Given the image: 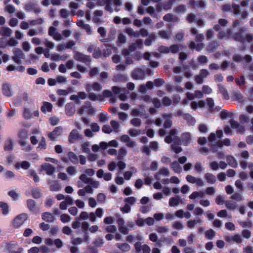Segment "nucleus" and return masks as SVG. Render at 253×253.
Wrapping results in <instances>:
<instances>
[{
    "label": "nucleus",
    "instance_id": "obj_5",
    "mask_svg": "<svg viewBox=\"0 0 253 253\" xmlns=\"http://www.w3.org/2000/svg\"><path fill=\"white\" fill-rule=\"evenodd\" d=\"M134 249L138 253L142 252L143 253H150L151 248L146 244L141 245L140 242H136L134 245Z\"/></svg>",
    "mask_w": 253,
    "mask_h": 253
},
{
    "label": "nucleus",
    "instance_id": "obj_29",
    "mask_svg": "<svg viewBox=\"0 0 253 253\" xmlns=\"http://www.w3.org/2000/svg\"><path fill=\"white\" fill-rule=\"evenodd\" d=\"M116 246L119 249L124 252H128L130 250V246L127 243H118L116 244Z\"/></svg>",
    "mask_w": 253,
    "mask_h": 253
},
{
    "label": "nucleus",
    "instance_id": "obj_14",
    "mask_svg": "<svg viewBox=\"0 0 253 253\" xmlns=\"http://www.w3.org/2000/svg\"><path fill=\"white\" fill-rule=\"evenodd\" d=\"M176 131L175 130H171L170 131V134L169 136H167L165 138V141L166 143H169L172 141H176L177 139L175 135Z\"/></svg>",
    "mask_w": 253,
    "mask_h": 253
},
{
    "label": "nucleus",
    "instance_id": "obj_33",
    "mask_svg": "<svg viewBox=\"0 0 253 253\" xmlns=\"http://www.w3.org/2000/svg\"><path fill=\"white\" fill-rule=\"evenodd\" d=\"M171 167L173 170L176 173H179L182 171V168L177 161H175L172 163Z\"/></svg>",
    "mask_w": 253,
    "mask_h": 253
},
{
    "label": "nucleus",
    "instance_id": "obj_49",
    "mask_svg": "<svg viewBox=\"0 0 253 253\" xmlns=\"http://www.w3.org/2000/svg\"><path fill=\"white\" fill-rule=\"evenodd\" d=\"M125 201L127 204L132 206L136 202V199L133 197H129L125 199Z\"/></svg>",
    "mask_w": 253,
    "mask_h": 253
},
{
    "label": "nucleus",
    "instance_id": "obj_44",
    "mask_svg": "<svg viewBox=\"0 0 253 253\" xmlns=\"http://www.w3.org/2000/svg\"><path fill=\"white\" fill-rule=\"evenodd\" d=\"M142 42L141 40H137L136 42V45L135 44L131 45L129 47V51H132L134 49H136L138 48H141L142 46Z\"/></svg>",
    "mask_w": 253,
    "mask_h": 253
},
{
    "label": "nucleus",
    "instance_id": "obj_63",
    "mask_svg": "<svg viewBox=\"0 0 253 253\" xmlns=\"http://www.w3.org/2000/svg\"><path fill=\"white\" fill-rule=\"evenodd\" d=\"M131 124L135 126H139L141 124V121L137 118H134L130 121Z\"/></svg>",
    "mask_w": 253,
    "mask_h": 253
},
{
    "label": "nucleus",
    "instance_id": "obj_6",
    "mask_svg": "<svg viewBox=\"0 0 253 253\" xmlns=\"http://www.w3.org/2000/svg\"><path fill=\"white\" fill-rule=\"evenodd\" d=\"M41 171H44L48 175H52L55 171V168L48 163H44L41 166Z\"/></svg>",
    "mask_w": 253,
    "mask_h": 253
},
{
    "label": "nucleus",
    "instance_id": "obj_57",
    "mask_svg": "<svg viewBox=\"0 0 253 253\" xmlns=\"http://www.w3.org/2000/svg\"><path fill=\"white\" fill-rule=\"evenodd\" d=\"M60 220L63 223L68 222L70 220V217L68 214H63L61 215Z\"/></svg>",
    "mask_w": 253,
    "mask_h": 253
},
{
    "label": "nucleus",
    "instance_id": "obj_64",
    "mask_svg": "<svg viewBox=\"0 0 253 253\" xmlns=\"http://www.w3.org/2000/svg\"><path fill=\"white\" fill-rule=\"evenodd\" d=\"M22 48L25 51H28L31 48V45L27 42H24L22 43Z\"/></svg>",
    "mask_w": 253,
    "mask_h": 253
},
{
    "label": "nucleus",
    "instance_id": "obj_58",
    "mask_svg": "<svg viewBox=\"0 0 253 253\" xmlns=\"http://www.w3.org/2000/svg\"><path fill=\"white\" fill-rule=\"evenodd\" d=\"M72 92L71 88H69L68 90L59 89L57 91V93L59 95H67L69 92Z\"/></svg>",
    "mask_w": 253,
    "mask_h": 253
},
{
    "label": "nucleus",
    "instance_id": "obj_55",
    "mask_svg": "<svg viewBox=\"0 0 253 253\" xmlns=\"http://www.w3.org/2000/svg\"><path fill=\"white\" fill-rule=\"evenodd\" d=\"M115 221V218L112 216L106 217L104 219V222L106 224H112Z\"/></svg>",
    "mask_w": 253,
    "mask_h": 253
},
{
    "label": "nucleus",
    "instance_id": "obj_47",
    "mask_svg": "<svg viewBox=\"0 0 253 253\" xmlns=\"http://www.w3.org/2000/svg\"><path fill=\"white\" fill-rule=\"evenodd\" d=\"M203 44L202 43L197 44V46L194 42H192L190 45V48L192 49H196L200 50L203 48Z\"/></svg>",
    "mask_w": 253,
    "mask_h": 253
},
{
    "label": "nucleus",
    "instance_id": "obj_42",
    "mask_svg": "<svg viewBox=\"0 0 253 253\" xmlns=\"http://www.w3.org/2000/svg\"><path fill=\"white\" fill-rule=\"evenodd\" d=\"M203 196L204 193L202 192H194L189 196V198L194 200L198 197H202Z\"/></svg>",
    "mask_w": 253,
    "mask_h": 253
},
{
    "label": "nucleus",
    "instance_id": "obj_10",
    "mask_svg": "<svg viewBox=\"0 0 253 253\" xmlns=\"http://www.w3.org/2000/svg\"><path fill=\"white\" fill-rule=\"evenodd\" d=\"M132 77L136 80L144 79L145 78L144 71L141 69H136L133 72Z\"/></svg>",
    "mask_w": 253,
    "mask_h": 253
},
{
    "label": "nucleus",
    "instance_id": "obj_36",
    "mask_svg": "<svg viewBox=\"0 0 253 253\" xmlns=\"http://www.w3.org/2000/svg\"><path fill=\"white\" fill-rule=\"evenodd\" d=\"M13 53L15 56L18 57V58H25V55L22 50L19 48H14L13 49Z\"/></svg>",
    "mask_w": 253,
    "mask_h": 253
},
{
    "label": "nucleus",
    "instance_id": "obj_7",
    "mask_svg": "<svg viewBox=\"0 0 253 253\" xmlns=\"http://www.w3.org/2000/svg\"><path fill=\"white\" fill-rule=\"evenodd\" d=\"M63 129L61 127H56L53 131L48 133V136L51 140L54 141L61 135Z\"/></svg>",
    "mask_w": 253,
    "mask_h": 253
},
{
    "label": "nucleus",
    "instance_id": "obj_60",
    "mask_svg": "<svg viewBox=\"0 0 253 253\" xmlns=\"http://www.w3.org/2000/svg\"><path fill=\"white\" fill-rule=\"evenodd\" d=\"M130 210V206L126 203L123 207L121 208V211L124 213H128Z\"/></svg>",
    "mask_w": 253,
    "mask_h": 253
},
{
    "label": "nucleus",
    "instance_id": "obj_26",
    "mask_svg": "<svg viewBox=\"0 0 253 253\" xmlns=\"http://www.w3.org/2000/svg\"><path fill=\"white\" fill-rule=\"evenodd\" d=\"M169 203L170 207L177 206L180 203V199L178 197H172L169 199Z\"/></svg>",
    "mask_w": 253,
    "mask_h": 253
},
{
    "label": "nucleus",
    "instance_id": "obj_50",
    "mask_svg": "<svg viewBox=\"0 0 253 253\" xmlns=\"http://www.w3.org/2000/svg\"><path fill=\"white\" fill-rule=\"evenodd\" d=\"M172 227L177 230H182L183 228V225L179 221H175L172 223Z\"/></svg>",
    "mask_w": 253,
    "mask_h": 253
},
{
    "label": "nucleus",
    "instance_id": "obj_3",
    "mask_svg": "<svg viewBox=\"0 0 253 253\" xmlns=\"http://www.w3.org/2000/svg\"><path fill=\"white\" fill-rule=\"evenodd\" d=\"M28 215L27 213H23L17 215L13 221V225L16 228L21 227L28 219Z\"/></svg>",
    "mask_w": 253,
    "mask_h": 253
},
{
    "label": "nucleus",
    "instance_id": "obj_35",
    "mask_svg": "<svg viewBox=\"0 0 253 253\" xmlns=\"http://www.w3.org/2000/svg\"><path fill=\"white\" fill-rule=\"evenodd\" d=\"M32 196L35 198L38 199L42 196V193L40 190L37 188H33L31 190Z\"/></svg>",
    "mask_w": 253,
    "mask_h": 253
},
{
    "label": "nucleus",
    "instance_id": "obj_46",
    "mask_svg": "<svg viewBox=\"0 0 253 253\" xmlns=\"http://www.w3.org/2000/svg\"><path fill=\"white\" fill-rule=\"evenodd\" d=\"M227 161L228 164L232 167H236L237 165L235 159L232 156H227Z\"/></svg>",
    "mask_w": 253,
    "mask_h": 253
},
{
    "label": "nucleus",
    "instance_id": "obj_30",
    "mask_svg": "<svg viewBox=\"0 0 253 253\" xmlns=\"http://www.w3.org/2000/svg\"><path fill=\"white\" fill-rule=\"evenodd\" d=\"M205 106V102L203 101H199L198 102L193 101L191 103V107L192 109L195 110L198 108H202Z\"/></svg>",
    "mask_w": 253,
    "mask_h": 253
},
{
    "label": "nucleus",
    "instance_id": "obj_9",
    "mask_svg": "<svg viewBox=\"0 0 253 253\" xmlns=\"http://www.w3.org/2000/svg\"><path fill=\"white\" fill-rule=\"evenodd\" d=\"M81 138V135L78 130L73 129L70 132L69 136V141L71 143H74L76 141L79 140Z\"/></svg>",
    "mask_w": 253,
    "mask_h": 253
},
{
    "label": "nucleus",
    "instance_id": "obj_16",
    "mask_svg": "<svg viewBox=\"0 0 253 253\" xmlns=\"http://www.w3.org/2000/svg\"><path fill=\"white\" fill-rule=\"evenodd\" d=\"M230 124L231 127L233 129H235L238 132L242 133L243 132L245 129L243 126L239 125L237 122L231 120L230 121Z\"/></svg>",
    "mask_w": 253,
    "mask_h": 253
},
{
    "label": "nucleus",
    "instance_id": "obj_53",
    "mask_svg": "<svg viewBox=\"0 0 253 253\" xmlns=\"http://www.w3.org/2000/svg\"><path fill=\"white\" fill-rule=\"evenodd\" d=\"M67 172L71 175H74L76 174V169L75 167L70 166L67 169Z\"/></svg>",
    "mask_w": 253,
    "mask_h": 253
},
{
    "label": "nucleus",
    "instance_id": "obj_18",
    "mask_svg": "<svg viewBox=\"0 0 253 253\" xmlns=\"http://www.w3.org/2000/svg\"><path fill=\"white\" fill-rule=\"evenodd\" d=\"M223 132L221 130H217L216 134L211 133L209 137V141L211 142L215 141L216 138H219L222 137Z\"/></svg>",
    "mask_w": 253,
    "mask_h": 253
},
{
    "label": "nucleus",
    "instance_id": "obj_56",
    "mask_svg": "<svg viewBox=\"0 0 253 253\" xmlns=\"http://www.w3.org/2000/svg\"><path fill=\"white\" fill-rule=\"evenodd\" d=\"M38 147L41 150H44L46 149V144L45 139L43 137H42V139L39 143Z\"/></svg>",
    "mask_w": 253,
    "mask_h": 253
},
{
    "label": "nucleus",
    "instance_id": "obj_54",
    "mask_svg": "<svg viewBox=\"0 0 253 253\" xmlns=\"http://www.w3.org/2000/svg\"><path fill=\"white\" fill-rule=\"evenodd\" d=\"M117 227L115 225H110L106 227V230L108 232L115 233L117 231Z\"/></svg>",
    "mask_w": 253,
    "mask_h": 253
},
{
    "label": "nucleus",
    "instance_id": "obj_39",
    "mask_svg": "<svg viewBox=\"0 0 253 253\" xmlns=\"http://www.w3.org/2000/svg\"><path fill=\"white\" fill-rule=\"evenodd\" d=\"M183 118L187 120L190 125H193L195 123L194 119L189 114H184Z\"/></svg>",
    "mask_w": 253,
    "mask_h": 253
},
{
    "label": "nucleus",
    "instance_id": "obj_22",
    "mask_svg": "<svg viewBox=\"0 0 253 253\" xmlns=\"http://www.w3.org/2000/svg\"><path fill=\"white\" fill-rule=\"evenodd\" d=\"M136 169L134 167H131L130 170L125 171L124 173V177L126 180H129L133 174L136 172Z\"/></svg>",
    "mask_w": 253,
    "mask_h": 253
},
{
    "label": "nucleus",
    "instance_id": "obj_8",
    "mask_svg": "<svg viewBox=\"0 0 253 253\" xmlns=\"http://www.w3.org/2000/svg\"><path fill=\"white\" fill-rule=\"evenodd\" d=\"M85 88L87 92H90L92 90L99 92L102 89V86L99 83H94L86 84Z\"/></svg>",
    "mask_w": 253,
    "mask_h": 253
},
{
    "label": "nucleus",
    "instance_id": "obj_34",
    "mask_svg": "<svg viewBox=\"0 0 253 253\" xmlns=\"http://www.w3.org/2000/svg\"><path fill=\"white\" fill-rule=\"evenodd\" d=\"M2 35L6 37H10L12 33V30L8 27H3L1 28Z\"/></svg>",
    "mask_w": 253,
    "mask_h": 253
},
{
    "label": "nucleus",
    "instance_id": "obj_19",
    "mask_svg": "<svg viewBox=\"0 0 253 253\" xmlns=\"http://www.w3.org/2000/svg\"><path fill=\"white\" fill-rule=\"evenodd\" d=\"M0 209L3 215H7L9 213V207L6 203L0 202Z\"/></svg>",
    "mask_w": 253,
    "mask_h": 253
},
{
    "label": "nucleus",
    "instance_id": "obj_11",
    "mask_svg": "<svg viewBox=\"0 0 253 253\" xmlns=\"http://www.w3.org/2000/svg\"><path fill=\"white\" fill-rule=\"evenodd\" d=\"M48 34L52 36L53 38L56 41H60L62 40V36L60 34L56 32V29L53 27H50L48 30Z\"/></svg>",
    "mask_w": 253,
    "mask_h": 253
},
{
    "label": "nucleus",
    "instance_id": "obj_23",
    "mask_svg": "<svg viewBox=\"0 0 253 253\" xmlns=\"http://www.w3.org/2000/svg\"><path fill=\"white\" fill-rule=\"evenodd\" d=\"M145 111L142 107L134 109L131 111V115L133 116H142L144 115Z\"/></svg>",
    "mask_w": 253,
    "mask_h": 253
},
{
    "label": "nucleus",
    "instance_id": "obj_28",
    "mask_svg": "<svg viewBox=\"0 0 253 253\" xmlns=\"http://www.w3.org/2000/svg\"><path fill=\"white\" fill-rule=\"evenodd\" d=\"M30 166V164L27 161H23L21 163H18L15 165V167L17 169H19L20 168L27 169Z\"/></svg>",
    "mask_w": 253,
    "mask_h": 253
},
{
    "label": "nucleus",
    "instance_id": "obj_37",
    "mask_svg": "<svg viewBox=\"0 0 253 253\" xmlns=\"http://www.w3.org/2000/svg\"><path fill=\"white\" fill-rule=\"evenodd\" d=\"M205 178L207 181L211 183H213L215 181V177L211 173H207L205 174Z\"/></svg>",
    "mask_w": 253,
    "mask_h": 253
},
{
    "label": "nucleus",
    "instance_id": "obj_12",
    "mask_svg": "<svg viewBox=\"0 0 253 253\" xmlns=\"http://www.w3.org/2000/svg\"><path fill=\"white\" fill-rule=\"evenodd\" d=\"M27 207L30 211L34 213H39V211L38 210L36 205L35 201L32 199H29L27 201Z\"/></svg>",
    "mask_w": 253,
    "mask_h": 253
},
{
    "label": "nucleus",
    "instance_id": "obj_59",
    "mask_svg": "<svg viewBox=\"0 0 253 253\" xmlns=\"http://www.w3.org/2000/svg\"><path fill=\"white\" fill-rule=\"evenodd\" d=\"M240 224L244 228L251 227L253 225V223L250 220H247L245 222H240Z\"/></svg>",
    "mask_w": 253,
    "mask_h": 253
},
{
    "label": "nucleus",
    "instance_id": "obj_25",
    "mask_svg": "<svg viewBox=\"0 0 253 253\" xmlns=\"http://www.w3.org/2000/svg\"><path fill=\"white\" fill-rule=\"evenodd\" d=\"M161 175H163L164 176H169V169L167 168L162 169L156 175V178L157 179H160Z\"/></svg>",
    "mask_w": 253,
    "mask_h": 253
},
{
    "label": "nucleus",
    "instance_id": "obj_27",
    "mask_svg": "<svg viewBox=\"0 0 253 253\" xmlns=\"http://www.w3.org/2000/svg\"><path fill=\"white\" fill-rule=\"evenodd\" d=\"M169 50L171 52L175 53L178 51V47L176 45H172L169 49H168L167 47H163L161 48L160 51L163 52H167Z\"/></svg>",
    "mask_w": 253,
    "mask_h": 253
},
{
    "label": "nucleus",
    "instance_id": "obj_20",
    "mask_svg": "<svg viewBox=\"0 0 253 253\" xmlns=\"http://www.w3.org/2000/svg\"><path fill=\"white\" fill-rule=\"evenodd\" d=\"M90 103H87V105L88 106V107L86 108V109L85 108H84V107H82L79 110L80 113L82 115V114H84V112H86V113L87 114H90V115L94 114V113L95 112V110L94 108L90 106Z\"/></svg>",
    "mask_w": 253,
    "mask_h": 253
},
{
    "label": "nucleus",
    "instance_id": "obj_48",
    "mask_svg": "<svg viewBox=\"0 0 253 253\" xmlns=\"http://www.w3.org/2000/svg\"><path fill=\"white\" fill-rule=\"evenodd\" d=\"M128 132L132 137L137 136L140 134V130L135 129H130L128 130Z\"/></svg>",
    "mask_w": 253,
    "mask_h": 253
},
{
    "label": "nucleus",
    "instance_id": "obj_51",
    "mask_svg": "<svg viewBox=\"0 0 253 253\" xmlns=\"http://www.w3.org/2000/svg\"><path fill=\"white\" fill-rule=\"evenodd\" d=\"M215 235L214 231L212 229H210L206 232L205 236L209 239H211Z\"/></svg>",
    "mask_w": 253,
    "mask_h": 253
},
{
    "label": "nucleus",
    "instance_id": "obj_17",
    "mask_svg": "<svg viewBox=\"0 0 253 253\" xmlns=\"http://www.w3.org/2000/svg\"><path fill=\"white\" fill-rule=\"evenodd\" d=\"M42 218L43 220L48 222H53L55 220L53 214L48 212L43 213L42 215Z\"/></svg>",
    "mask_w": 253,
    "mask_h": 253
},
{
    "label": "nucleus",
    "instance_id": "obj_1",
    "mask_svg": "<svg viewBox=\"0 0 253 253\" xmlns=\"http://www.w3.org/2000/svg\"><path fill=\"white\" fill-rule=\"evenodd\" d=\"M19 143L23 147V149L26 151H29L31 149V147L28 144L27 141L28 133L26 130H22L18 136Z\"/></svg>",
    "mask_w": 253,
    "mask_h": 253
},
{
    "label": "nucleus",
    "instance_id": "obj_32",
    "mask_svg": "<svg viewBox=\"0 0 253 253\" xmlns=\"http://www.w3.org/2000/svg\"><path fill=\"white\" fill-rule=\"evenodd\" d=\"M68 158L70 159L71 162L74 164H78L79 162V159L76 154L73 152H69L68 153Z\"/></svg>",
    "mask_w": 253,
    "mask_h": 253
},
{
    "label": "nucleus",
    "instance_id": "obj_62",
    "mask_svg": "<svg viewBox=\"0 0 253 253\" xmlns=\"http://www.w3.org/2000/svg\"><path fill=\"white\" fill-rule=\"evenodd\" d=\"M157 231L160 233H165L169 231V228L167 226H160L157 228Z\"/></svg>",
    "mask_w": 253,
    "mask_h": 253
},
{
    "label": "nucleus",
    "instance_id": "obj_4",
    "mask_svg": "<svg viewBox=\"0 0 253 253\" xmlns=\"http://www.w3.org/2000/svg\"><path fill=\"white\" fill-rule=\"evenodd\" d=\"M111 127L108 125H104L102 127V131L106 133H110L112 131V128L115 132L119 131L120 124L115 121H111L110 122Z\"/></svg>",
    "mask_w": 253,
    "mask_h": 253
},
{
    "label": "nucleus",
    "instance_id": "obj_61",
    "mask_svg": "<svg viewBox=\"0 0 253 253\" xmlns=\"http://www.w3.org/2000/svg\"><path fill=\"white\" fill-rule=\"evenodd\" d=\"M80 178L82 181L85 183H88L91 182L90 178L87 177V176L84 174H82L80 176Z\"/></svg>",
    "mask_w": 253,
    "mask_h": 253
},
{
    "label": "nucleus",
    "instance_id": "obj_52",
    "mask_svg": "<svg viewBox=\"0 0 253 253\" xmlns=\"http://www.w3.org/2000/svg\"><path fill=\"white\" fill-rule=\"evenodd\" d=\"M171 148L175 153H179L182 151L181 148L179 146V144L176 145V144L173 143L171 145Z\"/></svg>",
    "mask_w": 253,
    "mask_h": 253
},
{
    "label": "nucleus",
    "instance_id": "obj_24",
    "mask_svg": "<svg viewBox=\"0 0 253 253\" xmlns=\"http://www.w3.org/2000/svg\"><path fill=\"white\" fill-rule=\"evenodd\" d=\"M69 56L68 55H64L63 56L60 55L59 54L57 53H53L51 55V59L55 61H59L61 60H65L66 59L68 58Z\"/></svg>",
    "mask_w": 253,
    "mask_h": 253
},
{
    "label": "nucleus",
    "instance_id": "obj_45",
    "mask_svg": "<svg viewBox=\"0 0 253 253\" xmlns=\"http://www.w3.org/2000/svg\"><path fill=\"white\" fill-rule=\"evenodd\" d=\"M126 150L125 148H121L118 152V158L119 159H122L126 156Z\"/></svg>",
    "mask_w": 253,
    "mask_h": 253
},
{
    "label": "nucleus",
    "instance_id": "obj_43",
    "mask_svg": "<svg viewBox=\"0 0 253 253\" xmlns=\"http://www.w3.org/2000/svg\"><path fill=\"white\" fill-rule=\"evenodd\" d=\"M90 144L88 142H84L82 145V151L85 153H88L90 152Z\"/></svg>",
    "mask_w": 253,
    "mask_h": 253
},
{
    "label": "nucleus",
    "instance_id": "obj_38",
    "mask_svg": "<svg viewBox=\"0 0 253 253\" xmlns=\"http://www.w3.org/2000/svg\"><path fill=\"white\" fill-rule=\"evenodd\" d=\"M191 135L189 133H185L182 135V142L184 145L188 144L190 141Z\"/></svg>",
    "mask_w": 253,
    "mask_h": 253
},
{
    "label": "nucleus",
    "instance_id": "obj_31",
    "mask_svg": "<svg viewBox=\"0 0 253 253\" xmlns=\"http://www.w3.org/2000/svg\"><path fill=\"white\" fill-rule=\"evenodd\" d=\"M197 224H201V220L199 218L189 220L187 222V226L188 228L192 229Z\"/></svg>",
    "mask_w": 253,
    "mask_h": 253
},
{
    "label": "nucleus",
    "instance_id": "obj_21",
    "mask_svg": "<svg viewBox=\"0 0 253 253\" xmlns=\"http://www.w3.org/2000/svg\"><path fill=\"white\" fill-rule=\"evenodd\" d=\"M52 109V104L50 103L47 102H44L41 107V110L44 113L51 112Z\"/></svg>",
    "mask_w": 253,
    "mask_h": 253
},
{
    "label": "nucleus",
    "instance_id": "obj_41",
    "mask_svg": "<svg viewBox=\"0 0 253 253\" xmlns=\"http://www.w3.org/2000/svg\"><path fill=\"white\" fill-rule=\"evenodd\" d=\"M8 195L13 200H17L20 196V194L14 190L10 191L8 192Z\"/></svg>",
    "mask_w": 253,
    "mask_h": 253
},
{
    "label": "nucleus",
    "instance_id": "obj_13",
    "mask_svg": "<svg viewBox=\"0 0 253 253\" xmlns=\"http://www.w3.org/2000/svg\"><path fill=\"white\" fill-rule=\"evenodd\" d=\"M2 93L6 96L9 97L12 95V89L11 85L6 84L2 87Z\"/></svg>",
    "mask_w": 253,
    "mask_h": 253
},
{
    "label": "nucleus",
    "instance_id": "obj_2",
    "mask_svg": "<svg viewBox=\"0 0 253 253\" xmlns=\"http://www.w3.org/2000/svg\"><path fill=\"white\" fill-rule=\"evenodd\" d=\"M248 4V0H243L241 2V6L240 8L237 5H234L232 6L233 12L235 14H241L243 18H245L247 16V13L246 11V6Z\"/></svg>",
    "mask_w": 253,
    "mask_h": 253
},
{
    "label": "nucleus",
    "instance_id": "obj_40",
    "mask_svg": "<svg viewBox=\"0 0 253 253\" xmlns=\"http://www.w3.org/2000/svg\"><path fill=\"white\" fill-rule=\"evenodd\" d=\"M50 190L53 191H58L61 190V186L58 182H55L50 186Z\"/></svg>",
    "mask_w": 253,
    "mask_h": 253
},
{
    "label": "nucleus",
    "instance_id": "obj_15",
    "mask_svg": "<svg viewBox=\"0 0 253 253\" xmlns=\"http://www.w3.org/2000/svg\"><path fill=\"white\" fill-rule=\"evenodd\" d=\"M74 58L78 61H82L84 62H86L90 60L89 56H86L79 52H76L75 53Z\"/></svg>",
    "mask_w": 253,
    "mask_h": 253
}]
</instances>
